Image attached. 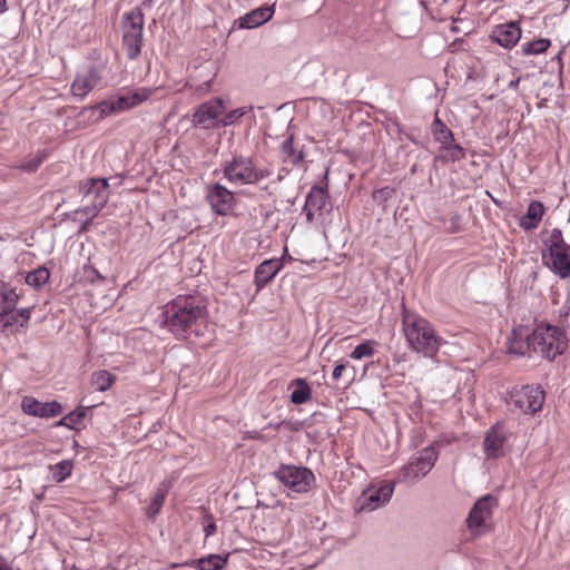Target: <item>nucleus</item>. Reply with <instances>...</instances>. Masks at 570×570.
I'll return each mask as SVG.
<instances>
[{
    "instance_id": "nucleus-1",
    "label": "nucleus",
    "mask_w": 570,
    "mask_h": 570,
    "mask_svg": "<svg viewBox=\"0 0 570 570\" xmlns=\"http://www.w3.org/2000/svg\"><path fill=\"white\" fill-rule=\"evenodd\" d=\"M568 346L563 330L548 323H540L535 328L519 325L513 327L509 338V352L519 356H531L532 353L553 361Z\"/></svg>"
},
{
    "instance_id": "nucleus-2",
    "label": "nucleus",
    "mask_w": 570,
    "mask_h": 570,
    "mask_svg": "<svg viewBox=\"0 0 570 570\" xmlns=\"http://www.w3.org/2000/svg\"><path fill=\"white\" fill-rule=\"evenodd\" d=\"M164 324L178 340L204 335L207 324L206 305L196 296H178L165 306Z\"/></svg>"
},
{
    "instance_id": "nucleus-3",
    "label": "nucleus",
    "mask_w": 570,
    "mask_h": 570,
    "mask_svg": "<svg viewBox=\"0 0 570 570\" xmlns=\"http://www.w3.org/2000/svg\"><path fill=\"white\" fill-rule=\"evenodd\" d=\"M402 331L409 346L425 357H434L443 342L426 318L407 309L405 305H402Z\"/></svg>"
},
{
    "instance_id": "nucleus-4",
    "label": "nucleus",
    "mask_w": 570,
    "mask_h": 570,
    "mask_svg": "<svg viewBox=\"0 0 570 570\" xmlns=\"http://www.w3.org/2000/svg\"><path fill=\"white\" fill-rule=\"evenodd\" d=\"M224 177L232 184L257 185L268 178L272 171L267 167H257L252 157L234 155L222 165Z\"/></svg>"
},
{
    "instance_id": "nucleus-5",
    "label": "nucleus",
    "mask_w": 570,
    "mask_h": 570,
    "mask_svg": "<svg viewBox=\"0 0 570 570\" xmlns=\"http://www.w3.org/2000/svg\"><path fill=\"white\" fill-rule=\"evenodd\" d=\"M109 185L106 178H87L79 181L78 190L82 196L83 207L77 210V214H85L87 220L82 229L94 219L106 206L109 199Z\"/></svg>"
},
{
    "instance_id": "nucleus-6",
    "label": "nucleus",
    "mask_w": 570,
    "mask_h": 570,
    "mask_svg": "<svg viewBox=\"0 0 570 570\" xmlns=\"http://www.w3.org/2000/svg\"><path fill=\"white\" fill-rule=\"evenodd\" d=\"M145 16L140 8L136 7L122 16V47L129 60H136L144 43Z\"/></svg>"
},
{
    "instance_id": "nucleus-7",
    "label": "nucleus",
    "mask_w": 570,
    "mask_h": 570,
    "mask_svg": "<svg viewBox=\"0 0 570 570\" xmlns=\"http://www.w3.org/2000/svg\"><path fill=\"white\" fill-rule=\"evenodd\" d=\"M439 453L434 445L422 449L412 455L399 472V482H414L425 476L434 466Z\"/></svg>"
},
{
    "instance_id": "nucleus-8",
    "label": "nucleus",
    "mask_w": 570,
    "mask_h": 570,
    "mask_svg": "<svg viewBox=\"0 0 570 570\" xmlns=\"http://www.w3.org/2000/svg\"><path fill=\"white\" fill-rule=\"evenodd\" d=\"M546 393L540 385L515 386L509 393V404L523 414H534L542 410Z\"/></svg>"
},
{
    "instance_id": "nucleus-9",
    "label": "nucleus",
    "mask_w": 570,
    "mask_h": 570,
    "mask_svg": "<svg viewBox=\"0 0 570 570\" xmlns=\"http://www.w3.org/2000/svg\"><path fill=\"white\" fill-rule=\"evenodd\" d=\"M274 476L294 493H306L315 480L309 469L287 464H282Z\"/></svg>"
},
{
    "instance_id": "nucleus-10",
    "label": "nucleus",
    "mask_w": 570,
    "mask_h": 570,
    "mask_svg": "<svg viewBox=\"0 0 570 570\" xmlns=\"http://www.w3.org/2000/svg\"><path fill=\"white\" fill-rule=\"evenodd\" d=\"M498 507V500L491 494L480 498L470 510L466 519L468 528L472 533L481 534L488 530V521L493 510Z\"/></svg>"
},
{
    "instance_id": "nucleus-11",
    "label": "nucleus",
    "mask_w": 570,
    "mask_h": 570,
    "mask_svg": "<svg viewBox=\"0 0 570 570\" xmlns=\"http://www.w3.org/2000/svg\"><path fill=\"white\" fill-rule=\"evenodd\" d=\"M106 65L97 62L77 73L71 91L75 97L83 99L91 90L101 86Z\"/></svg>"
},
{
    "instance_id": "nucleus-12",
    "label": "nucleus",
    "mask_w": 570,
    "mask_h": 570,
    "mask_svg": "<svg viewBox=\"0 0 570 570\" xmlns=\"http://www.w3.org/2000/svg\"><path fill=\"white\" fill-rule=\"evenodd\" d=\"M148 96V91L141 90L119 96L116 99L105 100L99 105L100 114L101 116H107L112 112H120L130 109L145 101Z\"/></svg>"
},
{
    "instance_id": "nucleus-13",
    "label": "nucleus",
    "mask_w": 570,
    "mask_h": 570,
    "mask_svg": "<svg viewBox=\"0 0 570 570\" xmlns=\"http://www.w3.org/2000/svg\"><path fill=\"white\" fill-rule=\"evenodd\" d=\"M395 482H383L377 489L370 488L362 493L361 509L373 511L386 504L394 492Z\"/></svg>"
},
{
    "instance_id": "nucleus-14",
    "label": "nucleus",
    "mask_w": 570,
    "mask_h": 570,
    "mask_svg": "<svg viewBox=\"0 0 570 570\" xmlns=\"http://www.w3.org/2000/svg\"><path fill=\"white\" fill-rule=\"evenodd\" d=\"M225 111L224 101L220 98L212 99L198 107L193 115V124L204 129L215 126V121Z\"/></svg>"
},
{
    "instance_id": "nucleus-15",
    "label": "nucleus",
    "mask_w": 570,
    "mask_h": 570,
    "mask_svg": "<svg viewBox=\"0 0 570 570\" xmlns=\"http://www.w3.org/2000/svg\"><path fill=\"white\" fill-rule=\"evenodd\" d=\"M207 200L209 202L213 212L220 216L227 215V213L235 205V197L233 191L219 183H216L209 187L207 193Z\"/></svg>"
},
{
    "instance_id": "nucleus-16",
    "label": "nucleus",
    "mask_w": 570,
    "mask_h": 570,
    "mask_svg": "<svg viewBox=\"0 0 570 570\" xmlns=\"http://www.w3.org/2000/svg\"><path fill=\"white\" fill-rule=\"evenodd\" d=\"M507 432L504 424L497 422L485 434L483 441V451L488 459H498L504 455V443Z\"/></svg>"
},
{
    "instance_id": "nucleus-17",
    "label": "nucleus",
    "mask_w": 570,
    "mask_h": 570,
    "mask_svg": "<svg viewBox=\"0 0 570 570\" xmlns=\"http://www.w3.org/2000/svg\"><path fill=\"white\" fill-rule=\"evenodd\" d=\"M23 412L36 417H55L61 414L62 405L57 401L39 402L32 396H24L21 402Z\"/></svg>"
},
{
    "instance_id": "nucleus-18",
    "label": "nucleus",
    "mask_w": 570,
    "mask_h": 570,
    "mask_svg": "<svg viewBox=\"0 0 570 570\" xmlns=\"http://www.w3.org/2000/svg\"><path fill=\"white\" fill-rule=\"evenodd\" d=\"M548 267L560 278L570 277V245L548 248Z\"/></svg>"
},
{
    "instance_id": "nucleus-19",
    "label": "nucleus",
    "mask_w": 570,
    "mask_h": 570,
    "mask_svg": "<svg viewBox=\"0 0 570 570\" xmlns=\"http://www.w3.org/2000/svg\"><path fill=\"white\" fill-rule=\"evenodd\" d=\"M521 38V28L519 22L511 21L499 24L490 35V39L503 48H512Z\"/></svg>"
},
{
    "instance_id": "nucleus-20",
    "label": "nucleus",
    "mask_w": 570,
    "mask_h": 570,
    "mask_svg": "<svg viewBox=\"0 0 570 570\" xmlns=\"http://www.w3.org/2000/svg\"><path fill=\"white\" fill-rule=\"evenodd\" d=\"M283 262L281 259H266L261 263L254 273V284L256 292L263 289L282 269Z\"/></svg>"
},
{
    "instance_id": "nucleus-21",
    "label": "nucleus",
    "mask_w": 570,
    "mask_h": 570,
    "mask_svg": "<svg viewBox=\"0 0 570 570\" xmlns=\"http://www.w3.org/2000/svg\"><path fill=\"white\" fill-rule=\"evenodd\" d=\"M274 14V8L269 6H263L250 12L244 14L238 19L239 28L253 29L269 21Z\"/></svg>"
},
{
    "instance_id": "nucleus-22",
    "label": "nucleus",
    "mask_w": 570,
    "mask_h": 570,
    "mask_svg": "<svg viewBox=\"0 0 570 570\" xmlns=\"http://www.w3.org/2000/svg\"><path fill=\"white\" fill-rule=\"evenodd\" d=\"M227 561L228 554H226L225 557H222L219 554H209L205 558L186 561L180 566L195 567L198 570H222L227 564ZM178 566V563H174L173 568Z\"/></svg>"
},
{
    "instance_id": "nucleus-23",
    "label": "nucleus",
    "mask_w": 570,
    "mask_h": 570,
    "mask_svg": "<svg viewBox=\"0 0 570 570\" xmlns=\"http://www.w3.org/2000/svg\"><path fill=\"white\" fill-rule=\"evenodd\" d=\"M30 308H21L14 311L13 308L3 309L0 313V327L6 330L14 324L23 326L30 318Z\"/></svg>"
},
{
    "instance_id": "nucleus-24",
    "label": "nucleus",
    "mask_w": 570,
    "mask_h": 570,
    "mask_svg": "<svg viewBox=\"0 0 570 570\" xmlns=\"http://www.w3.org/2000/svg\"><path fill=\"white\" fill-rule=\"evenodd\" d=\"M291 387H295L289 396L293 404L301 405L312 399V389L305 379H294L288 385Z\"/></svg>"
},
{
    "instance_id": "nucleus-25",
    "label": "nucleus",
    "mask_w": 570,
    "mask_h": 570,
    "mask_svg": "<svg viewBox=\"0 0 570 570\" xmlns=\"http://www.w3.org/2000/svg\"><path fill=\"white\" fill-rule=\"evenodd\" d=\"M328 204L327 186H313L306 196L305 205L308 208L321 212L326 209Z\"/></svg>"
},
{
    "instance_id": "nucleus-26",
    "label": "nucleus",
    "mask_w": 570,
    "mask_h": 570,
    "mask_svg": "<svg viewBox=\"0 0 570 570\" xmlns=\"http://www.w3.org/2000/svg\"><path fill=\"white\" fill-rule=\"evenodd\" d=\"M544 213V207L542 203L533 200L529 204L527 214L521 218L520 225L527 230L534 229L538 227L542 215Z\"/></svg>"
},
{
    "instance_id": "nucleus-27",
    "label": "nucleus",
    "mask_w": 570,
    "mask_h": 570,
    "mask_svg": "<svg viewBox=\"0 0 570 570\" xmlns=\"http://www.w3.org/2000/svg\"><path fill=\"white\" fill-rule=\"evenodd\" d=\"M432 134L434 139L442 146L450 144L453 140V132L438 116L432 122Z\"/></svg>"
},
{
    "instance_id": "nucleus-28",
    "label": "nucleus",
    "mask_w": 570,
    "mask_h": 570,
    "mask_svg": "<svg viewBox=\"0 0 570 570\" xmlns=\"http://www.w3.org/2000/svg\"><path fill=\"white\" fill-rule=\"evenodd\" d=\"M281 151L295 166L301 164L304 160V158H305V154H304L303 150H299V151L295 150V148H294V138H293L292 135L289 137H287L282 142Z\"/></svg>"
},
{
    "instance_id": "nucleus-29",
    "label": "nucleus",
    "mask_w": 570,
    "mask_h": 570,
    "mask_svg": "<svg viewBox=\"0 0 570 570\" xmlns=\"http://www.w3.org/2000/svg\"><path fill=\"white\" fill-rule=\"evenodd\" d=\"M49 276L50 273L46 267H39L27 274L26 283L35 288H39L48 282Z\"/></svg>"
},
{
    "instance_id": "nucleus-30",
    "label": "nucleus",
    "mask_w": 570,
    "mask_h": 570,
    "mask_svg": "<svg viewBox=\"0 0 570 570\" xmlns=\"http://www.w3.org/2000/svg\"><path fill=\"white\" fill-rule=\"evenodd\" d=\"M86 416V409L85 407H78L75 411L68 413L63 417H61L56 425L57 426H65L70 430L75 429L76 424H79Z\"/></svg>"
},
{
    "instance_id": "nucleus-31",
    "label": "nucleus",
    "mask_w": 570,
    "mask_h": 570,
    "mask_svg": "<svg viewBox=\"0 0 570 570\" xmlns=\"http://www.w3.org/2000/svg\"><path fill=\"white\" fill-rule=\"evenodd\" d=\"M115 376L108 371L100 370L92 374V385L97 391H107L114 383Z\"/></svg>"
},
{
    "instance_id": "nucleus-32",
    "label": "nucleus",
    "mask_w": 570,
    "mask_h": 570,
    "mask_svg": "<svg viewBox=\"0 0 570 570\" xmlns=\"http://www.w3.org/2000/svg\"><path fill=\"white\" fill-rule=\"evenodd\" d=\"M50 469L52 471L53 480L60 483L70 476L72 471V463L69 460H63L50 466Z\"/></svg>"
},
{
    "instance_id": "nucleus-33",
    "label": "nucleus",
    "mask_w": 570,
    "mask_h": 570,
    "mask_svg": "<svg viewBox=\"0 0 570 570\" xmlns=\"http://www.w3.org/2000/svg\"><path fill=\"white\" fill-rule=\"evenodd\" d=\"M550 40L546 38L533 40L522 45V53L525 56L539 55L544 52L550 47Z\"/></svg>"
},
{
    "instance_id": "nucleus-34",
    "label": "nucleus",
    "mask_w": 570,
    "mask_h": 570,
    "mask_svg": "<svg viewBox=\"0 0 570 570\" xmlns=\"http://www.w3.org/2000/svg\"><path fill=\"white\" fill-rule=\"evenodd\" d=\"M166 493H167L166 490H164L161 488L157 489L156 493L154 494V497L151 499L150 504L147 508V514L149 518H155L159 513V511L165 502Z\"/></svg>"
},
{
    "instance_id": "nucleus-35",
    "label": "nucleus",
    "mask_w": 570,
    "mask_h": 570,
    "mask_svg": "<svg viewBox=\"0 0 570 570\" xmlns=\"http://www.w3.org/2000/svg\"><path fill=\"white\" fill-rule=\"evenodd\" d=\"M377 344L375 341H365L353 350L351 357L354 360H361L363 357H371L374 355V345Z\"/></svg>"
},
{
    "instance_id": "nucleus-36",
    "label": "nucleus",
    "mask_w": 570,
    "mask_h": 570,
    "mask_svg": "<svg viewBox=\"0 0 570 570\" xmlns=\"http://www.w3.org/2000/svg\"><path fill=\"white\" fill-rule=\"evenodd\" d=\"M396 193L394 187L385 186L380 189H376L372 194L373 200L383 207H385L389 199H391Z\"/></svg>"
},
{
    "instance_id": "nucleus-37",
    "label": "nucleus",
    "mask_w": 570,
    "mask_h": 570,
    "mask_svg": "<svg viewBox=\"0 0 570 570\" xmlns=\"http://www.w3.org/2000/svg\"><path fill=\"white\" fill-rule=\"evenodd\" d=\"M253 107L249 106L248 108L247 107H242V108H236L229 112H227L223 119L220 120V124L226 127V126H230L233 125L237 119L242 118L244 115H246V112L248 110H252Z\"/></svg>"
},
{
    "instance_id": "nucleus-38",
    "label": "nucleus",
    "mask_w": 570,
    "mask_h": 570,
    "mask_svg": "<svg viewBox=\"0 0 570 570\" xmlns=\"http://www.w3.org/2000/svg\"><path fill=\"white\" fill-rule=\"evenodd\" d=\"M448 151V157L452 161H459L465 157V151L460 145L448 144L441 147Z\"/></svg>"
},
{
    "instance_id": "nucleus-39",
    "label": "nucleus",
    "mask_w": 570,
    "mask_h": 570,
    "mask_svg": "<svg viewBox=\"0 0 570 570\" xmlns=\"http://www.w3.org/2000/svg\"><path fill=\"white\" fill-rule=\"evenodd\" d=\"M45 158H46V153L40 151L32 159L24 161L21 165V169H23L24 171H28V173H33L40 167V165L43 163Z\"/></svg>"
},
{
    "instance_id": "nucleus-40",
    "label": "nucleus",
    "mask_w": 570,
    "mask_h": 570,
    "mask_svg": "<svg viewBox=\"0 0 570 570\" xmlns=\"http://www.w3.org/2000/svg\"><path fill=\"white\" fill-rule=\"evenodd\" d=\"M546 245L548 246V248H553L554 246L561 247L567 246L568 244L563 239L562 230L559 228H553L551 230L549 239L546 242Z\"/></svg>"
},
{
    "instance_id": "nucleus-41",
    "label": "nucleus",
    "mask_w": 570,
    "mask_h": 570,
    "mask_svg": "<svg viewBox=\"0 0 570 570\" xmlns=\"http://www.w3.org/2000/svg\"><path fill=\"white\" fill-rule=\"evenodd\" d=\"M19 299L18 294L14 289H8L2 293V301L6 303V309L13 308Z\"/></svg>"
},
{
    "instance_id": "nucleus-42",
    "label": "nucleus",
    "mask_w": 570,
    "mask_h": 570,
    "mask_svg": "<svg viewBox=\"0 0 570 570\" xmlns=\"http://www.w3.org/2000/svg\"><path fill=\"white\" fill-rule=\"evenodd\" d=\"M345 368H346L345 364H343V363L342 364H337L334 367L333 373H332L333 379L334 380H338L342 376V374L345 371Z\"/></svg>"
},
{
    "instance_id": "nucleus-43",
    "label": "nucleus",
    "mask_w": 570,
    "mask_h": 570,
    "mask_svg": "<svg viewBox=\"0 0 570 570\" xmlns=\"http://www.w3.org/2000/svg\"><path fill=\"white\" fill-rule=\"evenodd\" d=\"M216 531V524L215 522H209L207 525H205L204 528V532H205V535L206 537H209L212 534H214Z\"/></svg>"
},
{
    "instance_id": "nucleus-44",
    "label": "nucleus",
    "mask_w": 570,
    "mask_h": 570,
    "mask_svg": "<svg viewBox=\"0 0 570 570\" xmlns=\"http://www.w3.org/2000/svg\"><path fill=\"white\" fill-rule=\"evenodd\" d=\"M303 212L306 214L307 222L312 223L314 220V213L316 210L312 209V208H308V207H306V205H304Z\"/></svg>"
},
{
    "instance_id": "nucleus-45",
    "label": "nucleus",
    "mask_w": 570,
    "mask_h": 570,
    "mask_svg": "<svg viewBox=\"0 0 570 570\" xmlns=\"http://www.w3.org/2000/svg\"><path fill=\"white\" fill-rule=\"evenodd\" d=\"M0 570H10L6 559L0 554Z\"/></svg>"
},
{
    "instance_id": "nucleus-46",
    "label": "nucleus",
    "mask_w": 570,
    "mask_h": 570,
    "mask_svg": "<svg viewBox=\"0 0 570 570\" xmlns=\"http://www.w3.org/2000/svg\"><path fill=\"white\" fill-rule=\"evenodd\" d=\"M7 11V0H0V13Z\"/></svg>"
},
{
    "instance_id": "nucleus-47",
    "label": "nucleus",
    "mask_w": 570,
    "mask_h": 570,
    "mask_svg": "<svg viewBox=\"0 0 570 570\" xmlns=\"http://www.w3.org/2000/svg\"><path fill=\"white\" fill-rule=\"evenodd\" d=\"M519 82H520V79H519V78H518V79H515V80H512V81L509 83V87H510V88L515 89V88L518 87Z\"/></svg>"
},
{
    "instance_id": "nucleus-48",
    "label": "nucleus",
    "mask_w": 570,
    "mask_h": 570,
    "mask_svg": "<svg viewBox=\"0 0 570 570\" xmlns=\"http://www.w3.org/2000/svg\"><path fill=\"white\" fill-rule=\"evenodd\" d=\"M287 174V170L282 169L278 174L277 180L281 181L284 178V175Z\"/></svg>"
}]
</instances>
